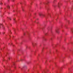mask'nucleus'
Instances as JSON below:
<instances>
[{
	"label": "nucleus",
	"instance_id": "0eeeda50",
	"mask_svg": "<svg viewBox=\"0 0 73 73\" xmlns=\"http://www.w3.org/2000/svg\"><path fill=\"white\" fill-rule=\"evenodd\" d=\"M60 5V4L59 3H58V7H59V5Z\"/></svg>",
	"mask_w": 73,
	"mask_h": 73
},
{
	"label": "nucleus",
	"instance_id": "9d476101",
	"mask_svg": "<svg viewBox=\"0 0 73 73\" xmlns=\"http://www.w3.org/2000/svg\"><path fill=\"white\" fill-rule=\"evenodd\" d=\"M2 4H3V3H2V2H1V3H0V5H1Z\"/></svg>",
	"mask_w": 73,
	"mask_h": 73
},
{
	"label": "nucleus",
	"instance_id": "39448f33",
	"mask_svg": "<svg viewBox=\"0 0 73 73\" xmlns=\"http://www.w3.org/2000/svg\"><path fill=\"white\" fill-rule=\"evenodd\" d=\"M42 73H45V70H44L42 71Z\"/></svg>",
	"mask_w": 73,
	"mask_h": 73
},
{
	"label": "nucleus",
	"instance_id": "1a4fd4ad",
	"mask_svg": "<svg viewBox=\"0 0 73 73\" xmlns=\"http://www.w3.org/2000/svg\"><path fill=\"white\" fill-rule=\"evenodd\" d=\"M22 11L23 12H24V9H22Z\"/></svg>",
	"mask_w": 73,
	"mask_h": 73
},
{
	"label": "nucleus",
	"instance_id": "7ed1b4c3",
	"mask_svg": "<svg viewBox=\"0 0 73 73\" xmlns=\"http://www.w3.org/2000/svg\"><path fill=\"white\" fill-rule=\"evenodd\" d=\"M39 15L41 16H42V17H44V16H45V15H41V14H39Z\"/></svg>",
	"mask_w": 73,
	"mask_h": 73
},
{
	"label": "nucleus",
	"instance_id": "412c9836",
	"mask_svg": "<svg viewBox=\"0 0 73 73\" xmlns=\"http://www.w3.org/2000/svg\"><path fill=\"white\" fill-rule=\"evenodd\" d=\"M15 20V19H14V20Z\"/></svg>",
	"mask_w": 73,
	"mask_h": 73
},
{
	"label": "nucleus",
	"instance_id": "5701e85b",
	"mask_svg": "<svg viewBox=\"0 0 73 73\" xmlns=\"http://www.w3.org/2000/svg\"><path fill=\"white\" fill-rule=\"evenodd\" d=\"M13 1H14L13 0Z\"/></svg>",
	"mask_w": 73,
	"mask_h": 73
},
{
	"label": "nucleus",
	"instance_id": "f03ea898",
	"mask_svg": "<svg viewBox=\"0 0 73 73\" xmlns=\"http://www.w3.org/2000/svg\"><path fill=\"white\" fill-rule=\"evenodd\" d=\"M36 43L34 44V43L33 42L32 43V45L33 46H35V45H36Z\"/></svg>",
	"mask_w": 73,
	"mask_h": 73
},
{
	"label": "nucleus",
	"instance_id": "6e6552de",
	"mask_svg": "<svg viewBox=\"0 0 73 73\" xmlns=\"http://www.w3.org/2000/svg\"><path fill=\"white\" fill-rule=\"evenodd\" d=\"M56 1V0H54L53 1V3H54L55 1Z\"/></svg>",
	"mask_w": 73,
	"mask_h": 73
},
{
	"label": "nucleus",
	"instance_id": "f3484780",
	"mask_svg": "<svg viewBox=\"0 0 73 73\" xmlns=\"http://www.w3.org/2000/svg\"><path fill=\"white\" fill-rule=\"evenodd\" d=\"M9 59H10V58H9Z\"/></svg>",
	"mask_w": 73,
	"mask_h": 73
},
{
	"label": "nucleus",
	"instance_id": "4468645a",
	"mask_svg": "<svg viewBox=\"0 0 73 73\" xmlns=\"http://www.w3.org/2000/svg\"><path fill=\"white\" fill-rule=\"evenodd\" d=\"M9 19H10V20H11V18H9Z\"/></svg>",
	"mask_w": 73,
	"mask_h": 73
},
{
	"label": "nucleus",
	"instance_id": "a211bd4d",
	"mask_svg": "<svg viewBox=\"0 0 73 73\" xmlns=\"http://www.w3.org/2000/svg\"><path fill=\"white\" fill-rule=\"evenodd\" d=\"M26 48H27V46H26Z\"/></svg>",
	"mask_w": 73,
	"mask_h": 73
},
{
	"label": "nucleus",
	"instance_id": "dca6fc26",
	"mask_svg": "<svg viewBox=\"0 0 73 73\" xmlns=\"http://www.w3.org/2000/svg\"><path fill=\"white\" fill-rule=\"evenodd\" d=\"M63 48H64V49L65 48L64 47H63Z\"/></svg>",
	"mask_w": 73,
	"mask_h": 73
},
{
	"label": "nucleus",
	"instance_id": "aec40b11",
	"mask_svg": "<svg viewBox=\"0 0 73 73\" xmlns=\"http://www.w3.org/2000/svg\"><path fill=\"white\" fill-rule=\"evenodd\" d=\"M25 35V33H24V35Z\"/></svg>",
	"mask_w": 73,
	"mask_h": 73
},
{
	"label": "nucleus",
	"instance_id": "f8f14e48",
	"mask_svg": "<svg viewBox=\"0 0 73 73\" xmlns=\"http://www.w3.org/2000/svg\"><path fill=\"white\" fill-rule=\"evenodd\" d=\"M20 3L21 4H22V2H20Z\"/></svg>",
	"mask_w": 73,
	"mask_h": 73
},
{
	"label": "nucleus",
	"instance_id": "20e7f679",
	"mask_svg": "<svg viewBox=\"0 0 73 73\" xmlns=\"http://www.w3.org/2000/svg\"><path fill=\"white\" fill-rule=\"evenodd\" d=\"M3 27V25L1 24H0V27Z\"/></svg>",
	"mask_w": 73,
	"mask_h": 73
},
{
	"label": "nucleus",
	"instance_id": "2eb2a0df",
	"mask_svg": "<svg viewBox=\"0 0 73 73\" xmlns=\"http://www.w3.org/2000/svg\"><path fill=\"white\" fill-rule=\"evenodd\" d=\"M35 53H36V52H34V54H35Z\"/></svg>",
	"mask_w": 73,
	"mask_h": 73
},
{
	"label": "nucleus",
	"instance_id": "6ab92c4d",
	"mask_svg": "<svg viewBox=\"0 0 73 73\" xmlns=\"http://www.w3.org/2000/svg\"><path fill=\"white\" fill-rule=\"evenodd\" d=\"M22 60H23V59H21V61H22Z\"/></svg>",
	"mask_w": 73,
	"mask_h": 73
},
{
	"label": "nucleus",
	"instance_id": "ddd939ff",
	"mask_svg": "<svg viewBox=\"0 0 73 73\" xmlns=\"http://www.w3.org/2000/svg\"><path fill=\"white\" fill-rule=\"evenodd\" d=\"M71 32L73 33V31L72 30H71Z\"/></svg>",
	"mask_w": 73,
	"mask_h": 73
},
{
	"label": "nucleus",
	"instance_id": "9b49d317",
	"mask_svg": "<svg viewBox=\"0 0 73 73\" xmlns=\"http://www.w3.org/2000/svg\"><path fill=\"white\" fill-rule=\"evenodd\" d=\"M44 40H45V41H46V39L45 38V39H44Z\"/></svg>",
	"mask_w": 73,
	"mask_h": 73
},
{
	"label": "nucleus",
	"instance_id": "423d86ee",
	"mask_svg": "<svg viewBox=\"0 0 73 73\" xmlns=\"http://www.w3.org/2000/svg\"><path fill=\"white\" fill-rule=\"evenodd\" d=\"M7 8H9H9H10V7H9V6L8 5Z\"/></svg>",
	"mask_w": 73,
	"mask_h": 73
},
{
	"label": "nucleus",
	"instance_id": "4be33fe9",
	"mask_svg": "<svg viewBox=\"0 0 73 73\" xmlns=\"http://www.w3.org/2000/svg\"><path fill=\"white\" fill-rule=\"evenodd\" d=\"M36 22V21H35V22Z\"/></svg>",
	"mask_w": 73,
	"mask_h": 73
},
{
	"label": "nucleus",
	"instance_id": "f257e3e1",
	"mask_svg": "<svg viewBox=\"0 0 73 73\" xmlns=\"http://www.w3.org/2000/svg\"><path fill=\"white\" fill-rule=\"evenodd\" d=\"M56 33H59V32H59V31H58V29H56Z\"/></svg>",
	"mask_w": 73,
	"mask_h": 73
}]
</instances>
